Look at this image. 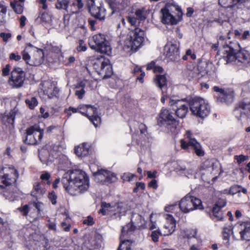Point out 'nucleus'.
<instances>
[{
    "instance_id": "nucleus-52",
    "label": "nucleus",
    "mask_w": 250,
    "mask_h": 250,
    "mask_svg": "<svg viewBox=\"0 0 250 250\" xmlns=\"http://www.w3.org/2000/svg\"><path fill=\"white\" fill-rule=\"evenodd\" d=\"M41 20L43 22H49L51 21V17L47 13H43L41 17Z\"/></svg>"
},
{
    "instance_id": "nucleus-20",
    "label": "nucleus",
    "mask_w": 250,
    "mask_h": 250,
    "mask_svg": "<svg viewBox=\"0 0 250 250\" xmlns=\"http://www.w3.org/2000/svg\"><path fill=\"white\" fill-rule=\"evenodd\" d=\"M30 51L32 53V59L29 61V65L38 66L42 64L44 61V56L43 50L33 45L32 49Z\"/></svg>"
},
{
    "instance_id": "nucleus-28",
    "label": "nucleus",
    "mask_w": 250,
    "mask_h": 250,
    "mask_svg": "<svg viewBox=\"0 0 250 250\" xmlns=\"http://www.w3.org/2000/svg\"><path fill=\"white\" fill-rule=\"evenodd\" d=\"M83 6L82 0H64L63 1V9L67 12L74 13L76 6L81 9Z\"/></svg>"
},
{
    "instance_id": "nucleus-12",
    "label": "nucleus",
    "mask_w": 250,
    "mask_h": 250,
    "mask_svg": "<svg viewBox=\"0 0 250 250\" xmlns=\"http://www.w3.org/2000/svg\"><path fill=\"white\" fill-rule=\"evenodd\" d=\"M25 77V74L22 68L15 67L11 73L8 83L13 88H20L23 85Z\"/></svg>"
},
{
    "instance_id": "nucleus-22",
    "label": "nucleus",
    "mask_w": 250,
    "mask_h": 250,
    "mask_svg": "<svg viewBox=\"0 0 250 250\" xmlns=\"http://www.w3.org/2000/svg\"><path fill=\"white\" fill-rule=\"evenodd\" d=\"M159 124L163 125H170L176 122L173 117L172 113L168 109L163 108L159 114L158 120Z\"/></svg>"
},
{
    "instance_id": "nucleus-41",
    "label": "nucleus",
    "mask_w": 250,
    "mask_h": 250,
    "mask_svg": "<svg viewBox=\"0 0 250 250\" xmlns=\"http://www.w3.org/2000/svg\"><path fill=\"white\" fill-rule=\"evenodd\" d=\"M39 156L41 161L43 164L48 165V152L46 150L40 151Z\"/></svg>"
},
{
    "instance_id": "nucleus-34",
    "label": "nucleus",
    "mask_w": 250,
    "mask_h": 250,
    "mask_svg": "<svg viewBox=\"0 0 250 250\" xmlns=\"http://www.w3.org/2000/svg\"><path fill=\"white\" fill-rule=\"evenodd\" d=\"M45 192L44 188H42L39 183H35L34 185V188L31 192V195L36 197L40 198Z\"/></svg>"
},
{
    "instance_id": "nucleus-53",
    "label": "nucleus",
    "mask_w": 250,
    "mask_h": 250,
    "mask_svg": "<svg viewBox=\"0 0 250 250\" xmlns=\"http://www.w3.org/2000/svg\"><path fill=\"white\" fill-rule=\"evenodd\" d=\"M83 223L88 226H92L94 224L93 217L91 216H88L86 219L83 220Z\"/></svg>"
},
{
    "instance_id": "nucleus-59",
    "label": "nucleus",
    "mask_w": 250,
    "mask_h": 250,
    "mask_svg": "<svg viewBox=\"0 0 250 250\" xmlns=\"http://www.w3.org/2000/svg\"><path fill=\"white\" fill-rule=\"evenodd\" d=\"M48 198L51 200L52 204H53V205L56 204V203L57 202V201H56L57 196L54 194V192H52L49 193L48 194Z\"/></svg>"
},
{
    "instance_id": "nucleus-21",
    "label": "nucleus",
    "mask_w": 250,
    "mask_h": 250,
    "mask_svg": "<svg viewBox=\"0 0 250 250\" xmlns=\"http://www.w3.org/2000/svg\"><path fill=\"white\" fill-rule=\"evenodd\" d=\"M165 216L166 222L162 228V232L164 236H168L174 231L176 224L172 215L166 214Z\"/></svg>"
},
{
    "instance_id": "nucleus-14",
    "label": "nucleus",
    "mask_w": 250,
    "mask_h": 250,
    "mask_svg": "<svg viewBox=\"0 0 250 250\" xmlns=\"http://www.w3.org/2000/svg\"><path fill=\"white\" fill-rule=\"evenodd\" d=\"M96 182L107 184L116 182L117 177L115 173L104 169L98 170L93 173Z\"/></svg>"
},
{
    "instance_id": "nucleus-15",
    "label": "nucleus",
    "mask_w": 250,
    "mask_h": 250,
    "mask_svg": "<svg viewBox=\"0 0 250 250\" xmlns=\"http://www.w3.org/2000/svg\"><path fill=\"white\" fill-rule=\"evenodd\" d=\"M234 114L239 121L248 122L250 117V103H240L234 109Z\"/></svg>"
},
{
    "instance_id": "nucleus-19",
    "label": "nucleus",
    "mask_w": 250,
    "mask_h": 250,
    "mask_svg": "<svg viewBox=\"0 0 250 250\" xmlns=\"http://www.w3.org/2000/svg\"><path fill=\"white\" fill-rule=\"evenodd\" d=\"M42 89L44 94L48 96L49 98L57 97L60 90L55 82L44 81L42 83Z\"/></svg>"
},
{
    "instance_id": "nucleus-45",
    "label": "nucleus",
    "mask_w": 250,
    "mask_h": 250,
    "mask_svg": "<svg viewBox=\"0 0 250 250\" xmlns=\"http://www.w3.org/2000/svg\"><path fill=\"white\" fill-rule=\"evenodd\" d=\"M219 4L223 7H233V0H218Z\"/></svg>"
},
{
    "instance_id": "nucleus-38",
    "label": "nucleus",
    "mask_w": 250,
    "mask_h": 250,
    "mask_svg": "<svg viewBox=\"0 0 250 250\" xmlns=\"http://www.w3.org/2000/svg\"><path fill=\"white\" fill-rule=\"evenodd\" d=\"M175 170L177 172H180L185 174H191L192 173L191 169H187L186 167L181 163L178 164L177 167H175Z\"/></svg>"
},
{
    "instance_id": "nucleus-46",
    "label": "nucleus",
    "mask_w": 250,
    "mask_h": 250,
    "mask_svg": "<svg viewBox=\"0 0 250 250\" xmlns=\"http://www.w3.org/2000/svg\"><path fill=\"white\" fill-rule=\"evenodd\" d=\"M134 177V174L127 172L124 173L121 176V178L124 181V182L125 181L130 182Z\"/></svg>"
},
{
    "instance_id": "nucleus-60",
    "label": "nucleus",
    "mask_w": 250,
    "mask_h": 250,
    "mask_svg": "<svg viewBox=\"0 0 250 250\" xmlns=\"http://www.w3.org/2000/svg\"><path fill=\"white\" fill-rule=\"evenodd\" d=\"M20 211L22 213V214L24 216H26L29 211V207L28 205H25L23 207H22L21 208H20Z\"/></svg>"
},
{
    "instance_id": "nucleus-27",
    "label": "nucleus",
    "mask_w": 250,
    "mask_h": 250,
    "mask_svg": "<svg viewBox=\"0 0 250 250\" xmlns=\"http://www.w3.org/2000/svg\"><path fill=\"white\" fill-rule=\"evenodd\" d=\"M226 202L223 200L219 201L213 208L212 210L211 218L215 221H221L224 217L223 213L221 210L222 207L226 206Z\"/></svg>"
},
{
    "instance_id": "nucleus-36",
    "label": "nucleus",
    "mask_w": 250,
    "mask_h": 250,
    "mask_svg": "<svg viewBox=\"0 0 250 250\" xmlns=\"http://www.w3.org/2000/svg\"><path fill=\"white\" fill-rule=\"evenodd\" d=\"M241 192L245 194L247 193V190L246 188H242L239 185H234L230 187L229 190V194L231 195H234L236 193H239Z\"/></svg>"
},
{
    "instance_id": "nucleus-63",
    "label": "nucleus",
    "mask_w": 250,
    "mask_h": 250,
    "mask_svg": "<svg viewBox=\"0 0 250 250\" xmlns=\"http://www.w3.org/2000/svg\"><path fill=\"white\" fill-rule=\"evenodd\" d=\"M75 61V59L73 56L68 58V61L65 63V65L67 66H71Z\"/></svg>"
},
{
    "instance_id": "nucleus-35",
    "label": "nucleus",
    "mask_w": 250,
    "mask_h": 250,
    "mask_svg": "<svg viewBox=\"0 0 250 250\" xmlns=\"http://www.w3.org/2000/svg\"><path fill=\"white\" fill-rule=\"evenodd\" d=\"M154 82L155 84L162 89L167 85V80L164 75H157Z\"/></svg>"
},
{
    "instance_id": "nucleus-42",
    "label": "nucleus",
    "mask_w": 250,
    "mask_h": 250,
    "mask_svg": "<svg viewBox=\"0 0 250 250\" xmlns=\"http://www.w3.org/2000/svg\"><path fill=\"white\" fill-rule=\"evenodd\" d=\"M116 208H117V210H115L114 213V215L119 214V216L124 215L126 211V208L125 206L123 204H119Z\"/></svg>"
},
{
    "instance_id": "nucleus-32",
    "label": "nucleus",
    "mask_w": 250,
    "mask_h": 250,
    "mask_svg": "<svg viewBox=\"0 0 250 250\" xmlns=\"http://www.w3.org/2000/svg\"><path fill=\"white\" fill-rule=\"evenodd\" d=\"M32 47L33 45L31 43H27L24 50L22 52V59L29 65V61L32 59V53H31L30 51L29 50H31Z\"/></svg>"
},
{
    "instance_id": "nucleus-40",
    "label": "nucleus",
    "mask_w": 250,
    "mask_h": 250,
    "mask_svg": "<svg viewBox=\"0 0 250 250\" xmlns=\"http://www.w3.org/2000/svg\"><path fill=\"white\" fill-rule=\"evenodd\" d=\"M202 67H204V69L203 70V72L204 74L210 75L212 71H213V65L211 62H205L202 64Z\"/></svg>"
},
{
    "instance_id": "nucleus-43",
    "label": "nucleus",
    "mask_w": 250,
    "mask_h": 250,
    "mask_svg": "<svg viewBox=\"0 0 250 250\" xmlns=\"http://www.w3.org/2000/svg\"><path fill=\"white\" fill-rule=\"evenodd\" d=\"M160 235H163L162 232H161L159 229L154 230L152 231L150 234V237L152 241L154 242H157L159 240V236Z\"/></svg>"
},
{
    "instance_id": "nucleus-8",
    "label": "nucleus",
    "mask_w": 250,
    "mask_h": 250,
    "mask_svg": "<svg viewBox=\"0 0 250 250\" xmlns=\"http://www.w3.org/2000/svg\"><path fill=\"white\" fill-rule=\"evenodd\" d=\"M26 136L24 142L29 145H37L41 142L43 129H41L38 124L28 127L26 130Z\"/></svg>"
},
{
    "instance_id": "nucleus-62",
    "label": "nucleus",
    "mask_w": 250,
    "mask_h": 250,
    "mask_svg": "<svg viewBox=\"0 0 250 250\" xmlns=\"http://www.w3.org/2000/svg\"><path fill=\"white\" fill-rule=\"evenodd\" d=\"M10 71V65L6 64L5 67L2 69V75L4 76H7Z\"/></svg>"
},
{
    "instance_id": "nucleus-24",
    "label": "nucleus",
    "mask_w": 250,
    "mask_h": 250,
    "mask_svg": "<svg viewBox=\"0 0 250 250\" xmlns=\"http://www.w3.org/2000/svg\"><path fill=\"white\" fill-rule=\"evenodd\" d=\"M213 90L219 93L218 96V100L221 102H231L233 98V93L224 89L220 88L218 86H214Z\"/></svg>"
},
{
    "instance_id": "nucleus-9",
    "label": "nucleus",
    "mask_w": 250,
    "mask_h": 250,
    "mask_svg": "<svg viewBox=\"0 0 250 250\" xmlns=\"http://www.w3.org/2000/svg\"><path fill=\"white\" fill-rule=\"evenodd\" d=\"M87 5L91 15L100 21L104 20L106 10L100 0H87Z\"/></svg>"
},
{
    "instance_id": "nucleus-37",
    "label": "nucleus",
    "mask_w": 250,
    "mask_h": 250,
    "mask_svg": "<svg viewBox=\"0 0 250 250\" xmlns=\"http://www.w3.org/2000/svg\"><path fill=\"white\" fill-rule=\"evenodd\" d=\"M10 5L14 11L18 14H21L23 11V4L20 3L19 1L11 2Z\"/></svg>"
},
{
    "instance_id": "nucleus-51",
    "label": "nucleus",
    "mask_w": 250,
    "mask_h": 250,
    "mask_svg": "<svg viewBox=\"0 0 250 250\" xmlns=\"http://www.w3.org/2000/svg\"><path fill=\"white\" fill-rule=\"evenodd\" d=\"M75 95L78 97L79 99L83 98V95L85 93V90L83 88L76 89L75 91Z\"/></svg>"
},
{
    "instance_id": "nucleus-16",
    "label": "nucleus",
    "mask_w": 250,
    "mask_h": 250,
    "mask_svg": "<svg viewBox=\"0 0 250 250\" xmlns=\"http://www.w3.org/2000/svg\"><path fill=\"white\" fill-rule=\"evenodd\" d=\"M186 135L188 139V142L187 143L183 140H181L180 141L181 147L184 149H187L188 146H191L198 156H203L204 153L201 149L200 144L194 138H192L191 132L187 131Z\"/></svg>"
},
{
    "instance_id": "nucleus-17",
    "label": "nucleus",
    "mask_w": 250,
    "mask_h": 250,
    "mask_svg": "<svg viewBox=\"0 0 250 250\" xmlns=\"http://www.w3.org/2000/svg\"><path fill=\"white\" fill-rule=\"evenodd\" d=\"M169 104L170 106L175 105L177 107L175 113L180 118H183L186 116L189 105L184 99L178 100L171 98L169 99Z\"/></svg>"
},
{
    "instance_id": "nucleus-5",
    "label": "nucleus",
    "mask_w": 250,
    "mask_h": 250,
    "mask_svg": "<svg viewBox=\"0 0 250 250\" xmlns=\"http://www.w3.org/2000/svg\"><path fill=\"white\" fill-rule=\"evenodd\" d=\"M190 109L193 114L200 118L207 117L210 112V107L205 100L200 98H195L189 104Z\"/></svg>"
},
{
    "instance_id": "nucleus-58",
    "label": "nucleus",
    "mask_w": 250,
    "mask_h": 250,
    "mask_svg": "<svg viewBox=\"0 0 250 250\" xmlns=\"http://www.w3.org/2000/svg\"><path fill=\"white\" fill-rule=\"evenodd\" d=\"M196 234V232L195 230H187L186 236L187 238L194 237Z\"/></svg>"
},
{
    "instance_id": "nucleus-1",
    "label": "nucleus",
    "mask_w": 250,
    "mask_h": 250,
    "mask_svg": "<svg viewBox=\"0 0 250 250\" xmlns=\"http://www.w3.org/2000/svg\"><path fill=\"white\" fill-rule=\"evenodd\" d=\"M65 190L71 195H76L87 190L89 188V178L83 171L69 169L63 174Z\"/></svg>"
},
{
    "instance_id": "nucleus-11",
    "label": "nucleus",
    "mask_w": 250,
    "mask_h": 250,
    "mask_svg": "<svg viewBox=\"0 0 250 250\" xmlns=\"http://www.w3.org/2000/svg\"><path fill=\"white\" fill-rule=\"evenodd\" d=\"M18 177L17 170L14 168L0 169V187H4L16 181Z\"/></svg>"
},
{
    "instance_id": "nucleus-33",
    "label": "nucleus",
    "mask_w": 250,
    "mask_h": 250,
    "mask_svg": "<svg viewBox=\"0 0 250 250\" xmlns=\"http://www.w3.org/2000/svg\"><path fill=\"white\" fill-rule=\"evenodd\" d=\"M101 207L102 208L100 209L99 212L103 215L109 214L115 211L114 210L116 207L112 206L110 204L106 202H102Z\"/></svg>"
},
{
    "instance_id": "nucleus-3",
    "label": "nucleus",
    "mask_w": 250,
    "mask_h": 250,
    "mask_svg": "<svg viewBox=\"0 0 250 250\" xmlns=\"http://www.w3.org/2000/svg\"><path fill=\"white\" fill-rule=\"evenodd\" d=\"M161 21L164 24L174 25L181 20L182 12L177 5L167 4L161 9Z\"/></svg>"
},
{
    "instance_id": "nucleus-6",
    "label": "nucleus",
    "mask_w": 250,
    "mask_h": 250,
    "mask_svg": "<svg viewBox=\"0 0 250 250\" xmlns=\"http://www.w3.org/2000/svg\"><path fill=\"white\" fill-rule=\"evenodd\" d=\"M179 208L184 213H188L194 209L203 208L202 202L199 199L188 194L181 200Z\"/></svg>"
},
{
    "instance_id": "nucleus-13",
    "label": "nucleus",
    "mask_w": 250,
    "mask_h": 250,
    "mask_svg": "<svg viewBox=\"0 0 250 250\" xmlns=\"http://www.w3.org/2000/svg\"><path fill=\"white\" fill-rule=\"evenodd\" d=\"M79 112L86 116L95 127L100 124L101 118L98 116L97 108L90 105H81L78 107Z\"/></svg>"
},
{
    "instance_id": "nucleus-10",
    "label": "nucleus",
    "mask_w": 250,
    "mask_h": 250,
    "mask_svg": "<svg viewBox=\"0 0 250 250\" xmlns=\"http://www.w3.org/2000/svg\"><path fill=\"white\" fill-rule=\"evenodd\" d=\"M144 35V30L139 28H135L133 32V35H131L125 41V45L128 48H130L132 50H136L143 42Z\"/></svg>"
},
{
    "instance_id": "nucleus-64",
    "label": "nucleus",
    "mask_w": 250,
    "mask_h": 250,
    "mask_svg": "<svg viewBox=\"0 0 250 250\" xmlns=\"http://www.w3.org/2000/svg\"><path fill=\"white\" fill-rule=\"evenodd\" d=\"M40 113L42 114V116L44 118H47L49 116L47 112H45V109L43 107L40 108Z\"/></svg>"
},
{
    "instance_id": "nucleus-2",
    "label": "nucleus",
    "mask_w": 250,
    "mask_h": 250,
    "mask_svg": "<svg viewBox=\"0 0 250 250\" xmlns=\"http://www.w3.org/2000/svg\"><path fill=\"white\" fill-rule=\"evenodd\" d=\"M224 55L227 62L237 60L244 63L250 62V57L247 52L241 51V47L236 41L229 42L224 45Z\"/></svg>"
},
{
    "instance_id": "nucleus-26",
    "label": "nucleus",
    "mask_w": 250,
    "mask_h": 250,
    "mask_svg": "<svg viewBox=\"0 0 250 250\" xmlns=\"http://www.w3.org/2000/svg\"><path fill=\"white\" fill-rule=\"evenodd\" d=\"M146 18L145 10L139 9L136 10L134 15L128 16L127 20L131 25L136 26L140 23V21H144Z\"/></svg>"
},
{
    "instance_id": "nucleus-57",
    "label": "nucleus",
    "mask_w": 250,
    "mask_h": 250,
    "mask_svg": "<svg viewBox=\"0 0 250 250\" xmlns=\"http://www.w3.org/2000/svg\"><path fill=\"white\" fill-rule=\"evenodd\" d=\"M248 0H233V5H237L239 8H242V5Z\"/></svg>"
},
{
    "instance_id": "nucleus-49",
    "label": "nucleus",
    "mask_w": 250,
    "mask_h": 250,
    "mask_svg": "<svg viewBox=\"0 0 250 250\" xmlns=\"http://www.w3.org/2000/svg\"><path fill=\"white\" fill-rule=\"evenodd\" d=\"M145 188V185L143 183L137 182L136 187L133 189V192H137L139 190H144Z\"/></svg>"
},
{
    "instance_id": "nucleus-18",
    "label": "nucleus",
    "mask_w": 250,
    "mask_h": 250,
    "mask_svg": "<svg viewBox=\"0 0 250 250\" xmlns=\"http://www.w3.org/2000/svg\"><path fill=\"white\" fill-rule=\"evenodd\" d=\"M179 45L176 42H167L164 47V54L172 61H175L179 58Z\"/></svg>"
},
{
    "instance_id": "nucleus-7",
    "label": "nucleus",
    "mask_w": 250,
    "mask_h": 250,
    "mask_svg": "<svg viewBox=\"0 0 250 250\" xmlns=\"http://www.w3.org/2000/svg\"><path fill=\"white\" fill-rule=\"evenodd\" d=\"M92 61L94 69L99 75H103L104 78H108L112 75V67L108 59L101 56L95 58Z\"/></svg>"
},
{
    "instance_id": "nucleus-61",
    "label": "nucleus",
    "mask_w": 250,
    "mask_h": 250,
    "mask_svg": "<svg viewBox=\"0 0 250 250\" xmlns=\"http://www.w3.org/2000/svg\"><path fill=\"white\" fill-rule=\"evenodd\" d=\"M89 24L90 26V28L92 30H95L96 29L95 25L97 23V20L89 19L88 21Z\"/></svg>"
},
{
    "instance_id": "nucleus-4",
    "label": "nucleus",
    "mask_w": 250,
    "mask_h": 250,
    "mask_svg": "<svg viewBox=\"0 0 250 250\" xmlns=\"http://www.w3.org/2000/svg\"><path fill=\"white\" fill-rule=\"evenodd\" d=\"M89 45L91 48L107 55L111 54V48L109 42L104 35L99 34L94 35L89 40Z\"/></svg>"
},
{
    "instance_id": "nucleus-50",
    "label": "nucleus",
    "mask_w": 250,
    "mask_h": 250,
    "mask_svg": "<svg viewBox=\"0 0 250 250\" xmlns=\"http://www.w3.org/2000/svg\"><path fill=\"white\" fill-rule=\"evenodd\" d=\"M199 70L197 68H194L192 70L188 71V74L190 78H196L199 75Z\"/></svg>"
},
{
    "instance_id": "nucleus-47",
    "label": "nucleus",
    "mask_w": 250,
    "mask_h": 250,
    "mask_svg": "<svg viewBox=\"0 0 250 250\" xmlns=\"http://www.w3.org/2000/svg\"><path fill=\"white\" fill-rule=\"evenodd\" d=\"M0 37L4 42H7L11 39L12 35L10 33L1 32Z\"/></svg>"
},
{
    "instance_id": "nucleus-56",
    "label": "nucleus",
    "mask_w": 250,
    "mask_h": 250,
    "mask_svg": "<svg viewBox=\"0 0 250 250\" xmlns=\"http://www.w3.org/2000/svg\"><path fill=\"white\" fill-rule=\"evenodd\" d=\"M118 250H130V248L125 242H123L120 244Z\"/></svg>"
},
{
    "instance_id": "nucleus-44",
    "label": "nucleus",
    "mask_w": 250,
    "mask_h": 250,
    "mask_svg": "<svg viewBox=\"0 0 250 250\" xmlns=\"http://www.w3.org/2000/svg\"><path fill=\"white\" fill-rule=\"evenodd\" d=\"M6 11V7L4 5L0 4V23L4 22Z\"/></svg>"
},
{
    "instance_id": "nucleus-29",
    "label": "nucleus",
    "mask_w": 250,
    "mask_h": 250,
    "mask_svg": "<svg viewBox=\"0 0 250 250\" xmlns=\"http://www.w3.org/2000/svg\"><path fill=\"white\" fill-rule=\"evenodd\" d=\"M243 240H250V224L243 223L236 227Z\"/></svg>"
},
{
    "instance_id": "nucleus-31",
    "label": "nucleus",
    "mask_w": 250,
    "mask_h": 250,
    "mask_svg": "<svg viewBox=\"0 0 250 250\" xmlns=\"http://www.w3.org/2000/svg\"><path fill=\"white\" fill-rule=\"evenodd\" d=\"M89 145L87 143H83L75 147V154L78 157H85L89 154Z\"/></svg>"
},
{
    "instance_id": "nucleus-25",
    "label": "nucleus",
    "mask_w": 250,
    "mask_h": 250,
    "mask_svg": "<svg viewBox=\"0 0 250 250\" xmlns=\"http://www.w3.org/2000/svg\"><path fill=\"white\" fill-rule=\"evenodd\" d=\"M142 217L138 214L134 213L132 215L131 222L123 227L122 229V234L124 235L125 233H129L134 231L136 228L134 224L139 225L141 222Z\"/></svg>"
},
{
    "instance_id": "nucleus-54",
    "label": "nucleus",
    "mask_w": 250,
    "mask_h": 250,
    "mask_svg": "<svg viewBox=\"0 0 250 250\" xmlns=\"http://www.w3.org/2000/svg\"><path fill=\"white\" fill-rule=\"evenodd\" d=\"M9 58L11 60L19 61L21 59V57L18 53H12L10 54Z\"/></svg>"
},
{
    "instance_id": "nucleus-30",
    "label": "nucleus",
    "mask_w": 250,
    "mask_h": 250,
    "mask_svg": "<svg viewBox=\"0 0 250 250\" xmlns=\"http://www.w3.org/2000/svg\"><path fill=\"white\" fill-rule=\"evenodd\" d=\"M110 7L113 10H123L129 3V0H108Z\"/></svg>"
},
{
    "instance_id": "nucleus-23",
    "label": "nucleus",
    "mask_w": 250,
    "mask_h": 250,
    "mask_svg": "<svg viewBox=\"0 0 250 250\" xmlns=\"http://www.w3.org/2000/svg\"><path fill=\"white\" fill-rule=\"evenodd\" d=\"M214 169L213 163L209 160H206L202 163L200 166V173L203 180L209 183V178L204 177L205 175L209 176Z\"/></svg>"
},
{
    "instance_id": "nucleus-55",
    "label": "nucleus",
    "mask_w": 250,
    "mask_h": 250,
    "mask_svg": "<svg viewBox=\"0 0 250 250\" xmlns=\"http://www.w3.org/2000/svg\"><path fill=\"white\" fill-rule=\"evenodd\" d=\"M248 158V157L247 156H244L243 155L235 156V159L237 160V163L239 164H240L245 161Z\"/></svg>"
},
{
    "instance_id": "nucleus-48",
    "label": "nucleus",
    "mask_w": 250,
    "mask_h": 250,
    "mask_svg": "<svg viewBox=\"0 0 250 250\" xmlns=\"http://www.w3.org/2000/svg\"><path fill=\"white\" fill-rule=\"evenodd\" d=\"M33 204L34 207L38 210V216H41V212L43 209V204L41 202H35Z\"/></svg>"
},
{
    "instance_id": "nucleus-39",
    "label": "nucleus",
    "mask_w": 250,
    "mask_h": 250,
    "mask_svg": "<svg viewBox=\"0 0 250 250\" xmlns=\"http://www.w3.org/2000/svg\"><path fill=\"white\" fill-rule=\"evenodd\" d=\"M25 102L30 109H33L38 104L37 99L34 97H29L26 99Z\"/></svg>"
}]
</instances>
